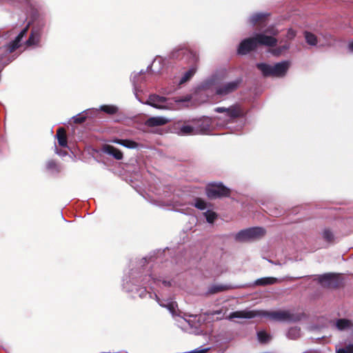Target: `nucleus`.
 <instances>
[{"label": "nucleus", "instance_id": "f257e3e1", "mask_svg": "<svg viewBox=\"0 0 353 353\" xmlns=\"http://www.w3.org/2000/svg\"><path fill=\"white\" fill-rule=\"evenodd\" d=\"M279 33V30L274 26H270L263 32L243 39L239 46L238 53L245 55L256 50L259 46L274 48L277 45L278 39L276 37Z\"/></svg>", "mask_w": 353, "mask_h": 353}, {"label": "nucleus", "instance_id": "f03ea898", "mask_svg": "<svg viewBox=\"0 0 353 353\" xmlns=\"http://www.w3.org/2000/svg\"><path fill=\"white\" fill-rule=\"evenodd\" d=\"M256 316H265L273 321L279 322H295L298 320L297 316L289 310H240L231 312L229 319L242 318L253 319Z\"/></svg>", "mask_w": 353, "mask_h": 353}, {"label": "nucleus", "instance_id": "7ed1b4c3", "mask_svg": "<svg viewBox=\"0 0 353 353\" xmlns=\"http://www.w3.org/2000/svg\"><path fill=\"white\" fill-rule=\"evenodd\" d=\"M170 57L174 59H185L191 65L190 68L181 77L179 84H183L189 81L196 71V65L199 60L196 52L184 47L174 49L172 52Z\"/></svg>", "mask_w": 353, "mask_h": 353}, {"label": "nucleus", "instance_id": "20e7f679", "mask_svg": "<svg viewBox=\"0 0 353 353\" xmlns=\"http://www.w3.org/2000/svg\"><path fill=\"white\" fill-rule=\"evenodd\" d=\"M29 26L30 23L19 32L13 41L3 47L4 54L1 56V68L7 65L18 57L19 54L15 52V50L20 47V42L27 34Z\"/></svg>", "mask_w": 353, "mask_h": 353}, {"label": "nucleus", "instance_id": "39448f33", "mask_svg": "<svg viewBox=\"0 0 353 353\" xmlns=\"http://www.w3.org/2000/svg\"><path fill=\"white\" fill-rule=\"evenodd\" d=\"M290 66V63L288 61L276 63L274 65H271L265 63H259L256 64V68L265 77H283L287 74Z\"/></svg>", "mask_w": 353, "mask_h": 353}, {"label": "nucleus", "instance_id": "423d86ee", "mask_svg": "<svg viewBox=\"0 0 353 353\" xmlns=\"http://www.w3.org/2000/svg\"><path fill=\"white\" fill-rule=\"evenodd\" d=\"M265 234V230L261 227L250 228L245 230L239 231L235 235V240L239 242H245L258 239L263 236Z\"/></svg>", "mask_w": 353, "mask_h": 353}, {"label": "nucleus", "instance_id": "0eeeda50", "mask_svg": "<svg viewBox=\"0 0 353 353\" xmlns=\"http://www.w3.org/2000/svg\"><path fill=\"white\" fill-rule=\"evenodd\" d=\"M206 194L210 199L228 197L230 195V190L222 183H210L206 187Z\"/></svg>", "mask_w": 353, "mask_h": 353}, {"label": "nucleus", "instance_id": "6e6552de", "mask_svg": "<svg viewBox=\"0 0 353 353\" xmlns=\"http://www.w3.org/2000/svg\"><path fill=\"white\" fill-rule=\"evenodd\" d=\"M216 112H225L231 119L243 118L247 114L245 111L240 104L236 103L229 108L217 107L214 109Z\"/></svg>", "mask_w": 353, "mask_h": 353}, {"label": "nucleus", "instance_id": "1a4fd4ad", "mask_svg": "<svg viewBox=\"0 0 353 353\" xmlns=\"http://www.w3.org/2000/svg\"><path fill=\"white\" fill-rule=\"evenodd\" d=\"M318 281L323 287L327 288H336L340 285L339 276L332 273L320 275Z\"/></svg>", "mask_w": 353, "mask_h": 353}, {"label": "nucleus", "instance_id": "9d476101", "mask_svg": "<svg viewBox=\"0 0 353 353\" xmlns=\"http://www.w3.org/2000/svg\"><path fill=\"white\" fill-rule=\"evenodd\" d=\"M166 101L167 98L153 94L148 97V99L144 103L157 109L165 110L167 107L163 105V103H165Z\"/></svg>", "mask_w": 353, "mask_h": 353}, {"label": "nucleus", "instance_id": "9b49d317", "mask_svg": "<svg viewBox=\"0 0 353 353\" xmlns=\"http://www.w3.org/2000/svg\"><path fill=\"white\" fill-rule=\"evenodd\" d=\"M242 82L241 79H238L234 81L229 82L216 89V93L219 95H227L235 90L239 87Z\"/></svg>", "mask_w": 353, "mask_h": 353}, {"label": "nucleus", "instance_id": "f8f14e48", "mask_svg": "<svg viewBox=\"0 0 353 353\" xmlns=\"http://www.w3.org/2000/svg\"><path fill=\"white\" fill-rule=\"evenodd\" d=\"M42 35V28L41 26H34L31 30V32L28 39L26 41L25 45L28 47L36 46L39 44Z\"/></svg>", "mask_w": 353, "mask_h": 353}, {"label": "nucleus", "instance_id": "ddd939ff", "mask_svg": "<svg viewBox=\"0 0 353 353\" xmlns=\"http://www.w3.org/2000/svg\"><path fill=\"white\" fill-rule=\"evenodd\" d=\"M270 14L265 12H257L251 15L249 18V23L253 26L262 27L266 24Z\"/></svg>", "mask_w": 353, "mask_h": 353}, {"label": "nucleus", "instance_id": "4468645a", "mask_svg": "<svg viewBox=\"0 0 353 353\" xmlns=\"http://www.w3.org/2000/svg\"><path fill=\"white\" fill-rule=\"evenodd\" d=\"M194 123L195 132L198 134H205L210 129V122L208 119L196 120L192 121Z\"/></svg>", "mask_w": 353, "mask_h": 353}, {"label": "nucleus", "instance_id": "2eb2a0df", "mask_svg": "<svg viewBox=\"0 0 353 353\" xmlns=\"http://www.w3.org/2000/svg\"><path fill=\"white\" fill-rule=\"evenodd\" d=\"M102 151L112 156L117 160H121L123 157L122 152L111 145H104L102 148Z\"/></svg>", "mask_w": 353, "mask_h": 353}, {"label": "nucleus", "instance_id": "dca6fc26", "mask_svg": "<svg viewBox=\"0 0 353 353\" xmlns=\"http://www.w3.org/2000/svg\"><path fill=\"white\" fill-rule=\"evenodd\" d=\"M169 120L163 117H152L145 121V124L148 127H157L165 125Z\"/></svg>", "mask_w": 353, "mask_h": 353}, {"label": "nucleus", "instance_id": "f3484780", "mask_svg": "<svg viewBox=\"0 0 353 353\" xmlns=\"http://www.w3.org/2000/svg\"><path fill=\"white\" fill-rule=\"evenodd\" d=\"M177 128L179 130L178 134L180 135H193L196 134L195 132L194 126L188 125L186 123H178Z\"/></svg>", "mask_w": 353, "mask_h": 353}, {"label": "nucleus", "instance_id": "a211bd4d", "mask_svg": "<svg viewBox=\"0 0 353 353\" xmlns=\"http://www.w3.org/2000/svg\"><path fill=\"white\" fill-rule=\"evenodd\" d=\"M56 137L58 140L59 145L61 147H63V148L67 147L68 139H67L66 131L64 128H59L57 129Z\"/></svg>", "mask_w": 353, "mask_h": 353}, {"label": "nucleus", "instance_id": "6ab92c4d", "mask_svg": "<svg viewBox=\"0 0 353 353\" xmlns=\"http://www.w3.org/2000/svg\"><path fill=\"white\" fill-rule=\"evenodd\" d=\"M277 282V279L274 277H263L255 281L256 285L265 286L272 285Z\"/></svg>", "mask_w": 353, "mask_h": 353}, {"label": "nucleus", "instance_id": "aec40b11", "mask_svg": "<svg viewBox=\"0 0 353 353\" xmlns=\"http://www.w3.org/2000/svg\"><path fill=\"white\" fill-rule=\"evenodd\" d=\"M336 327L339 330H343L352 326V323L350 320L346 319H339L336 321Z\"/></svg>", "mask_w": 353, "mask_h": 353}, {"label": "nucleus", "instance_id": "412c9836", "mask_svg": "<svg viewBox=\"0 0 353 353\" xmlns=\"http://www.w3.org/2000/svg\"><path fill=\"white\" fill-rule=\"evenodd\" d=\"M290 48V45L289 44H285V45H283V46H280L277 48H272L270 50V52L275 56V57H279L280 56L284 51L288 50Z\"/></svg>", "mask_w": 353, "mask_h": 353}, {"label": "nucleus", "instance_id": "4be33fe9", "mask_svg": "<svg viewBox=\"0 0 353 353\" xmlns=\"http://www.w3.org/2000/svg\"><path fill=\"white\" fill-rule=\"evenodd\" d=\"M304 34L307 43L310 46H316L317 44V38L314 34L305 31Z\"/></svg>", "mask_w": 353, "mask_h": 353}, {"label": "nucleus", "instance_id": "5701e85b", "mask_svg": "<svg viewBox=\"0 0 353 353\" xmlns=\"http://www.w3.org/2000/svg\"><path fill=\"white\" fill-rule=\"evenodd\" d=\"M101 110L108 114H114L118 111L117 107L112 105H101Z\"/></svg>", "mask_w": 353, "mask_h": 353}, {"label": "nucleus", "instance_id": "b1692460", "mask_svg": "<svg viewBox=\"0 0 353 353\" xmlns=\"http://www.w3.org/2000/svg\"><path fill=\"white\" fill-rule=\"evenodd\" d=\"M205 219L209 223H213L217 218V214L211 210H208L204 213Z\"/></svg>", "mask_w": 353, "mask_h": 353}, {"label": "nucleus", "instance_id": "393cba45", "mask_svg": "<svg viewBox=\"0 0 353 353\" xmlns=\"http://www.w3.org/2000/svg\"><path fill=\"white\" fill-rule=\"evenodd\" d=\"M300 329L292 327L288 330V336L291 339H296L300 335Z\"/></svg>", "mask_w": 353, "mask_h": 353}, {"label": "nucleus", "instance_id": "a878e982", "mask_svg": "<svg viewBox=\"0 0 353 353\" xmlns=\"http://www.w3.org/2000/svg\"><path fill=\"white\" fill-rule=\"evenodd\" d=\"M323 237L327 242L332 243L334 241V234L329 229H325L323 232Z\"/></svg>", "mask_w": 353, "mask_h": 353}, {"label": "nucleus", "instance_id": "bb28decb", "mask_svg": "<svg viewBox=\"0 0 353 353\" xmlns=\"http://www.w3.org/2000/svg\"><path fill=\"white\" fill-rule=\"evenodd\" d=\"M46 169L50 171L59 172V167L56 161L54 160H50L46 163Z\"/></svg>", "mask_w": 353, "mask_h": 353}, {"label": "nucleus", "instance_id": "cd10ccee", "mask_svg": "<svg viewBox=\"0 0 353 353\" xmlns=\"http://www.w3.org/2000/svg\"><path fill=\"white\" fill-rule=\"evenodd\" d=\"M226 289L224 285H213L209 289L208 292L210 294H216L225 291Z\"/></svg>", "mask_w": 353, "mask_h": 353}, {"label": "nucleus", "instance_id": "c85d7f7f", "mask_svg": "<svg viewBox=\"0 0 353 353\" xmlns=\"http://www.w3.org/2000/svg\"><path fill=\"white\" fill-rule=\"evenodd\" d=\"M194 206L199 210H205L207 208V204L202 199L196 198Z\"/></svg>", "mask_w": 353, "mask_h": 353}, {"label": "nucleus", "instance_id": "c756f323", "mask_svg": "<svg viewBox=\"0 0 353 353\" xmlns=\"http://www.w3.org/2000/svg\"><path fill=\"white\" fill-rule=\"evenodd\" d=\"M258 339L261 343H266L270 339V336L264 331H260L257 333Z\"/></svg>", "mask_w": 353, "mask_h": 353}, {"label": "nucleus", "instance_id": "7c9ffc66", "mask_svg": "<svg viewBox=\"0 0 353 353\" xmlns=\"http://www.w3.org/2000/svg\"><path fill=\"white\" fill-rule=\"evenodd\" d=\"M121 145L128 148H135L137 146V143L130 139H122Z\"/></svg>", "mask_w": 353, "mask_h": 353}, {"label": "nucleus", "instance_id": "2f4dec72", "mask_svg": "<svg viewBox=\"0 0 353 353\" xmlns=\"http://www.w3.org/2000/svg\"><path fill=\"white\" fill-rule=\"evenodd\" d=\"M336 353H353V344H349L343 348L339 349Z\"/></svg>", "mask_w": 353, "mask_h": 353}, {"label": "nucleus", "instance_id": "473e14b6", "mask_svg": "<svg viewBox=\"0 0 353 353\" xmlns=\"http://www.w3.org/2000/svg\"><path fill=\"white\" fill-rule=\"evenodd\" d=\"M164 307H167L172 314H174L176 313V307H177V304L176 302H170L164 305Z\"/></svg>", "mask_w": 353, "mask_h": 353}, {"label": "nucleus", "instance_id": "72a5a7b5", "mask_svg": "<svg viewBox=\"0 0 353 353\" xmlns=\"http://www.w3.org/2000/svg\"><path fill=\"white\" fill-rule=\"evenodd\" d=\"M74 123H83L86 120V117L81 114H78L76 117H73Z\"/></svg>", "mask_w": 353, "mask_h": 353}, {"label": "nucleus", "instance_id": "f704fd0d", "mask_svg": "<svg viewBox=\"0 0 353 353\" xmlns=\"http://www.w3.org/2000/svg\"><path fill=\"white\" fill-rule=\"evenodd\" d=\"M296 32L295 30H294L292 28H290L288 30V32H287V34H286V37L288 40H292L294 39V38L296 37Z\"/></svg>", "mask_w": 353, "mask_h": 353}, {"label": "nucleus", "instance_id": "c9c22d12", "mask_svg": "<svg viewBox=\"0 0 353 353\" xmlns=\"http://www.w3.org/2000/svg\"><path fill=\"white\" fill-rule=\"evenodd\" d=\"M122 139H113L112 141V143H117V144H119V145H121L122 143Z\"/></svg>", "mask_w": 353, "mask_h": 353}, {"label": "nucleus", "instance_id": "e433bc0d", "mask_svg": "<svg viewBox=\"0 0 353 353\" xmlns=\"http://www.w3.org/2000/svg\"><path fill=\"white\" fill-rule=\"evenodd\" d=\"M163 284L166 286V287H170L171 286V282L170 281H163Z\"/></svg>", "mask_w": 353, "mask_h": 353}, {"label": "nucleus", "instance_id": "4c0bfd02", "mask_svg": "<svg viewBox=\"0 0 353 353\" xmlns=\"http://www.w3.org/2000/svg\"><path fill=\"white\" fill-rule=\"evenodd\" d=\"M349 49L353 52V41L349 44Z\"/></svg>", "mask_w": 353, "mask_h": 353}]
</instances>
